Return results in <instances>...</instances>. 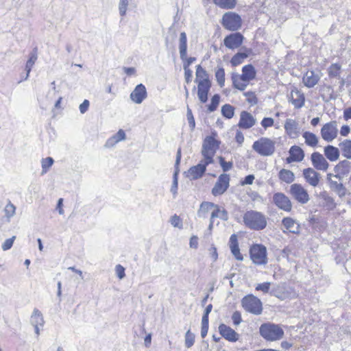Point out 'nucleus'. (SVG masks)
<instances>
[{
	"label": "nucleus",
	"instance_id": "nucleus-30",
	"mask_svg": "<svg viewBox=\"0 0 351 351\" xmlns=\"http://www.w3.org/2000/svg\"><path fill=\"white\" fill-rule=\"evenodd\" d=\"M195 75V82L197 84L211 83L209 80L208 74L206 71L201 66V65L197 66Z\"/></svg>",
	"mask_w": 351,
	"mask_h": 351
},
{
	"label": "nucleus",
	"instance_id": "nucleus-40",
	"mask_svg": "<svg viewBox=\"0 0 351 351\" xmlns=\"http://www.w3.org/2000/svg\"><path fill=\"white\" fill-rule=\"evenodd\" d=\"M330 188L334 189L340 197H344L346 195V188L341 183H338L336 181H330Z\"/></svg>",
	"mask_w": 351,
	"mask_h": 351
},
{
	"label": "nucleus",
	"instance_id": "nucleus-32",
	"mask_svg": "<svg viewBox=\"0 0 351 351\" xmlns=\"http://www.w3.org/2000/svg\"><path fill=\"white\" fill-rule=\"evenodd\" d=\"M324 154L330 161H335L339 157V150L332 145H327L324 147Z\"/></svg>",
	"mask_w": 351,
	"mask_h": 351
},
{
	"label": "nucleus",
	"instance_id": "nucleus-12",
	"mask_svg": "<svg viewBox=\"0 0 351 351\" xmlns=\"http://www.w3.org/2000/svg\"><path fill=\"white\" fill-rule=\"evenodd\" d=\"M273 201L276 206L287 212L291 211L292 204L289 198L282 193H276L273 196Z\"/></svg>",
	"mask_w": 351,
	"mask_h": 351
},
{
	"label": "nucleus",
	"instance_id": "nucleus-13",
	"mask_svg": "<svg viewBox=\"0 0 351 351\" xmlns=\"http://www.w3.org/2000/svg\"><path fill=\"white\" fill-rule=\"evenodd\" d=\"M285 130L286 134L291 138H296L299 136L300 133V127L298 122L293 119H287L285 125Z\"/></svg>",
	"mask_w": 351,
	"mask_h": 351
},
{
	"label": "nucleus",
	"instance_id": "nucleus-19",
	"mask_svg": "<svg viewBox=\"0 0 351 351\" xmlns=\"http://www.w3.org/2000/svg\"><path fill=\"white\" fill-rule=\"evenodd\" d=\"M256 119L252 114L247 111H242L238 126L242 129H250L256 124Z\"/></svg>",
	"mask_w": 351,
	"mask_h": 351
},
{
	"label": "nucleus",
	"instance_id": "nucleus-23",
	"mask_svg": "<svg viewBox=\"0 0 351 351\" xmlns=\"http://www.w3.org/2000/svg\"><path fill=\"white\" fill-rule=\"evenodd\" d=\"M229 246H230L231 252H232V255L235 257V258L238 261H243V257L240 252L237 236L235 234H233L230 236V241H229Z\"/></svg>",
	"mask_w": 351,
	"mask_h": 351
},
{
	"label": "nucleus",
	"instance_id": "nucleus-63",
	"mask_svg": "<svg viewBox=\"0 0 351 351\" xmlns=\"http://www.w3.org/2000/svg\"><path fill=\"white\" fill-rule=\"evenodd\" d=\"M189 245L191 247L196 249L198 246V238L197 236H193L190 239Z\"/></svg>",
	"mask_w": 351,
	"mask_h": 351
},
{
	"label": "nucleus",
	"instance_id": "nucleus-14",
	"mask_svg": "<svg viewBox=\"0 0 351 351\" xmlns=\"http://www.w3.org/2000/svg\"><path fill=\"white\" fill-rule=\"evenodd\" d=\"M147 93L143 84H138L130 95V99L136 104H141L147 98Z\"/></svg>",
	"mask_w": 351,
	"mask_h": 351
},
{
	"label": "nucleus",
	"instance_id": "nucleus-44",
	"mask_svg": "<svg viewBox=\"0 0 351 351\" xmlns=\"http://www.w3.org/2000/svg\"><path fill=\"white\" fill-rule=\"evenodd\" d=\"M5 217L7 218V221H10L11 217H12L16 213V206L11 203L10 201L6 204L4 208Z\"/></svg>",
	"mask_w": 351,
	"mask_h": 351
},
{
	"label": "nucleus",
	"instance_id": "nucleus-57",
	"mask_svg": "<svg viewBox=\"0 0 351 351\" xmlns=\"http://www.w3.org/2000/svg\"><path fill=\"white\" fill-rule=\"evenodd\" d=\"M232 319L233 324L235 326L239 325L241 324V322H242L241 313L239 311L234 312L232 315Z\"/></svg>",
	"mask_w": 351,
	"mask_h": 351
},
{
	"label": "nucleus",
	"instance_id": "nucleus-17",
	"mask_svg": "<svg viewBox=\"0 0 351 351\" xmlns=\"http://www.w3.org/2000/svg\"><path fill=\"white\" fill-rule=\"evenodd\" d=\"M243 40V36L240 33H233L224 38L223 43L228 49H234L241 45Z\"/></svg>",
	"mask_w": 351,
	"mask_h": 351
},
{
	"label": "nucleus",
	"instance_id": "nucleus-21",
	"mask_svg": "<svg viewBox=\"0 0 351 351\" xmlns=\"http://www.w3.org/2000/svg\"><path fill=\"white\" fill-rule=\"evenodd\" d=\"M304 158V151L298 146L293 145L289 149V156L287 158V162H300Z\"/></svg>",
	"mask_w": 351,
	"mask_h": 351
},
{
	"label": "nucleus",
	"instance_id": "nucleus-26",
	"mask_svg": "<svg viewBox=\"0 0 351 351\" xmlns=\"http://www.w3.org/2000/svg\"><path fill=\"white\" fill-rule=\"evenodd\" d=\"M256 70L252 64L245 65L242 68L241 77L246 82H250L256 77Z\"/></svg>",
	"mask_w": 351,
	"mask_h": 351
},
{
	"label": "nucleus",
	"instance_id": "nucleus-46",
	"mask_svg": "<svg viewBox=\"0 0 351 351\" xmlns=\"http://www.w3.org/2000/svg\"><path fill=\"white\" fill-rule=\"evenodd\" d=\"M195 335L190 330H187L184 336V344L187 348H191L195 343Z\"/></svg>",
	"mask_w": 351,
	"mask_h": 351
},
{
	"label": "nucleus",
	"instance_id": "nucleus-15",
	"mask_svg": "<svg viewBox=\"0 0 351 351\" xmlns=\"http://www.w3.org/2000/svg\"><path fill=\"white\" fill-rule=\"evenodd\" d=\"M311 160L313 167L317 170L326 171L328 169L329 163L319 152H313L311 156Z\"/></svg>",
	"mask_w": 351,
	"mask_h": 351
},
{
	"label": "nucleus",
	"instance_id": "nucleus-3",
	"mask_svg": "<svg viewBox=\"0 0 351 351\" xmlns=\"http://www.w3.org/2000/svg\"><path fill=\"white\" fill-rule=\"evenodd\" d=\"M252 149L262 156H269L275 152V142L269 138L262 137L254 142Z\"/></svg>",
	"mask_w": 351,
	"mask_h": 351
},
{
	"label": "nucleus",
	"instance_id": "nucleus-53",
	"mask_svg": "<svg viewBox=\"0 0 351 351\" xmlns=\"http://www.w3.org/2000/svg\"><path fill=\"white\" fill-rule=\"evenodd\" d=\"M270 285H271L270 282H265L263 283L258 284L256 286L255 289H256V291H262L264 293H267L269 292Z\"/></svg>",
	"mask_w": 351,
	"mask_h": 351
},
{
	"label": "nucleus",
	"instance_id": "nucleus-9",
	"mask_svg": "<svg viewBox=\"0 0 351 351\" xmlns=\"http://www.w3.org/2000/svg\"><path fill=\"white\" fill-rule=\"evenodd\" d=\"M230 180L229 175L226 173L221 174L212 189V194L214 196L223 194L230 186Z\"/></svg>",
	"mask_w": 351,
	"mask_h": 351
},
{
	"label": "nucleus",
	"instance_id": "nucleus-24",
	"mask_svg": "<svg viewBox=\"0 0 351 351\" xmlns=\"http://www.w3.org/2000/svg\"><path fill=\"white\" fill-rule=\"evenodd\" d=\"M211 87V83L197 84V97L201 103H206L208 100V95Z\"/></svg>",
	"mask_w": 351,
	"mask_h": 351
},
{
	"label": "nucleus",
	"instance_id": "nucleus-38",
	"mask_svg": "<svg viewBox=\"0 0 351 351\" xmlns=\"http://www.w3.org/2000/svg\"><path fill=\"white\" fill-rule=\"evenodd\" d=\"M44 319L41 312L34 308L31 316V323L33 326H43L44 324Z\"/></svg>",
	"mask_w": 351,
	"mask_h": 351
},
{
	"label": "nucleus",
	"instance_id": "nucleus-27",
	"mask_svg": "<svg viewBox=\"0 0 351 351\" xmlns=\"http://www.w3.org/2000/svg\"><path fill=\"white\" fill-rule=\"evenodd\" d=\"M231 78L233 87L239 90H244L249 84V82L243 80L241 75L238 73H232Z\"/></svg>",
	"mask_w": 351,
	"mask_h": 351
},
{
	"label": "nucleus",
	"instance_id": "nucleus-34",
	"mask_svg": "<svg viewBox=\"0 0 351 351\" xmlns=\"http://www.w3.org/2000/svg\"><path fill=\"white\" fill-rule=\"evenodd\" d=\"M213 3L221 9L232 10L237 3V0H213Z\"/></svg>",
	"mask_w": 351,
	"mask_h": 351
},
{
	"label": "nucleus",
	"instance_id": "nucleus-61",
	"mask_svg": "<svg viewBox=\"0 0 351 351\" xmlns=\"http://www.w3.org/2000/svg\"><path fill=\"white\" fill-rule=\"evenodd\" d=\"M210 256L213 258V261H216L218 258V254L217 251V248L214 245H212L208 250Z\"/></svg>",
	"mask_w": 351,
	"mask_h": 351
},
{
	"label": "nucleus",
	"instance_id": "nucleus-60",
	"mask_svg": "<svg viewBox=\"0 0 351 351\" xmlns=\"http://www.w3.org/2000/svg\"><path fill=\"white\" fill-rule=\"evenodd\" d=\"M184 70L185 81L187 84H189L193 77V71L190 69H186V66H184Z\"/></svg>",
	"mask_w": 351,
	"mask_h": 351
},
{
	"label": "nucleus",
	"instance_id": "nucleus-58",
	"mask_svg": "<svg viewBox=\"0 0 351 351\" xmlns=\"http://www.w3.org/2000/svg\"><path fill=\"white\" fill-rule=\"evenodd\" d=\"M115 271L117 277L119 279H123L125 276V268L121 265H117L115 267Z\"/></svg>",
	"mask_w": 351,
	"mask_h": 351
},
{
	"label": "nucleus",
	"instance_id": "nucleus-16",
	"mask_svg": "<svg viewBox=\"0 0 351 351\" xmlns=\"http://www.w3.org/2000/svg\"><path fill=\"white\" fill-rule=\"evenodd\" d=\"M302 174L306 182L309 185L316 187L319 184L321 176L314 169L311 167L304 169Z\"/></svg>",
	"mask_w": 351,
	"mask_h": 351
},
{
	"label": "nucleus",
	"instance_id": "nucleus-39",
	"mask_svg": "<svg viewBox=\"0 0 351 351\" xmlns=\"http://www.w3.org/2000/svg\"><path fill=\"white\" fill-rule=\"evenodd\" d=\"M210 217L213 219L215 218H220L223 221H227L228 219V214L225 209H221L217 204V207H214V209L211 213Z\"/></svg>",
	"mask_w": 351,
	"mask_h": 351
},
{
	"label": "nucleus",
	"instance_id": "nucleus-42",
	"mask_svg": "<svg viewBox=\"0 0 351 351\" xmlns=\"http://www.w3.org/2000/svg\"><path fill=\"white\" fill-rule=\"evenodd\" d=\"M134 4V0H120L119 3V12L121 16L126 14L128 8Z\"/></svg>",
	"mask_w": 351,
	"mask_h": 351
},
{
	"label": "nucleus",
	"instance_id": "nucleus-62",
	"mask_svg": "<svg viewBox=\"0 0 351 351\" xmlns=\"http://www.w3.org/2000/svg\"><path fill=\"white\" fill-rule=\"evenodd\" d=\"M184 62V64H183V67L184 66H186V69H189V66L193 64L195 60H196V58H194V57H190V58H187L186 56L185 58L184 59H182Z\"/></svg>",
	"mask_w": 351,
	"mask_h": 351
},
{
	"label": "nucleus",
	"instance_id": "nucleus-41",
	"mask_svg": "<svg viewBox=\"0 0 351 351\" xmlns=\"http://www.w3.org/2000/svg\"><path fill=\"white\" fill-rule=\"evenodd\" d=\"M37 53H36V49H35L33 52L30 53V57L29 60L27 61L26 65H25V70L27 71V75L25 80L27 79L29 77V73L35 64L36 60H37Z\"/></svg>",
	"mask_w": 351,
	"mask_h": 351
},
{
	"label": "nucleus",
	"instance_id": "nucleus-20",
	"mask_svg": "<svg viewBox=\"0 0 351 351\" xmlns=\"http://www.w3.org/2000/svg\"><path fill=\"white\" fill-rule=\"evenodd\" d=\"M289 99L295 108H300L304 104L305 97L301 91L294 88L291 90Z\"/></svg>",
	"mask_w": 351,
	"mask_h": 351
},
{
	"label": "nucleus",
	"instance_id": "nucleus-1",
	"mask_svg": "<svg viewBox=\"0 0 351 351\" xmlns=\"http://www.w3.org/2000/svg\"><path fill=\"white\" fill-rule=\"evenodd\" d=\"M244 224L254 230H263L267 226L266 217L256 210L247 211L243 215Z\"/></svg>",
	"mask_w": 351,
	"mask_h": 351
},
{
	"label": "nucleus",
	"instance_id": "nucleus-33",
	"mask_svg": "<svg viewBox=\"0 0 351 351\" xmlns=\"http://www.w3.org/2000/svg\"><path fill=\"white\" fill-rule=\"evenodd\" d=\"M187 50V38L185 32H181L179 39V51L180 58L184 59L186 58Z\"/></svg>",
	"mask_w": 351,
	"mask_h": 351
},
{
	"label": "nucleus",
	"instance_id": "nucleus-64",
	"mask_svg": "<svg viewBox=\"0 0 351 351\" xmlns=\"http://www.w3.org/2000/svg\"><path fill=\"white\" fill-rule=\"evenodd\" d=\"M235 140L239 145H241L243 143L244 136L241 131H239V130L237 131L236 136H235Z\"/></svg>",
	"mask_w": 351,
	"mask_h": 351
},
{
	"label": "nucleus",
	"instance_id": "nucleus-18",
	"mask_svg": "<svg viewBox=\"0 0 351 351\" xmlns=\"http://www.w3.org/2000/svg\"><path fill=\"white\" fill-rule=\"evenodd\" d=\"M219 334L226 340L235 342L239 339V335L230 326L221 324L219 326Z\"/></svg>",
	"mask_w": 351,
	"mask_h": 351
},
{
	"label": "nucleus",
	"instance_id": "nucleus-4",
	"mask_svg": "<svg viewBox=\"0 0 351 351\" xmlns=\"http://www.w3.org/2000/svg\"><path fill=\"white\" fill-rule=\"evenodd\" d=\"M241 305L247 312L254 315H260L263 311L262 302L252 294L245 296L241 300Z\"/></svg>",
	"mask_w": 351,
	"mask_h": 351
},
{
	"label": "nucleus",
	"instance_id": "nucleus-47",
	"mask_svg": "<svg viewBox=\"0 0 351 351\" xmlns=\"http://www.w3.org/2000/svg\"><path fill=\"white\" fill-rule=\"evenodd\" d=\"M215 77L219 85L223 87L225 83V71L222 67H219L215 71Z\"/></svg>",
	"mask_w": 351,
	"mask_h": 351
},
{
	"label": "nucleus",
	"instance_id": "nucleus-7",
	"mask_svg": "<svg viewBox=\"0 0 351 351\" xmlns=\"http://www.w3.org/2000/svg\"><path fill=\"white\" fill-rule=\"evenodd\" d=\"M221 23L226 29L236 31L241 27L242 20L238 14L228 12L223 15Z\"/></svg>",
	"mask_w": 351,
	"mask_h": 351
},
{
	"label": "nucleus",
	"instance_id": "nucleus-22",
	"mask_svg": "<svg viewBox=\"0 0 351 351\" xmlns=\"http://www.w3.org/2000/svg\"><path fill=\"white\" fill-rule=\"evenodd\" d=\"M282 223L285 228V230H282L283 232H286V231L293 234H298L300 232V225L292 218L285 217L282 221Z\"/></svg>",
	"mask_w": 351,
	"mask_h": 351
},
{
	"label": "nucleus",
	"instance_id": "nucleus-50",
	"mask_svg": "<svg viewBox=\"0 0 351 351\" xmlns=\"http://www.w3.org/2000/svg\"><path fill=\"white\" fill-rule=\"evenodd\" d=\"M243 95L246 97V101L247 103H249L251 106L256 105L258 103V99L254 92H245L243 93Z\"/></svg>",
	"mask_w": 351,
	"mask_h": 351
},
{
	"label": "nucleus",
	"instance_id": "nucleus-48",
	"mask_svg": "<svg viewBox=\"0 0 351 351\" xmlns=\"http://www.w3.org/2000/svg\"><path fill=\"white\" fill-rule=\"evenodd\" d=\"M53 159L51 157H47L42 160V174L46 173L49 169L52 166Z\"/></svg>",
	"mask_w": 351,
	"mask_h": 351
},
{
	"label": "nucleus",
	"instance_id": "nucleus-52",
	"mask_svg": "<svg viewBox=\"0 0 351 351\" xmlns=\"http://www.w3.org/2000/svg\"><path fill=\"white\" fill-rule=\"evenodd\" d=\"M170 223L175 228H178L179 229L182 228V221L180 219V217L176 214H175L171 217Z\"/></svg>",
	"mask_w": 351,
	"mask_h": 351
},
{
	"label": "nucleus",
	"instance_id": "nucleus-55",
	"mask_svg": "<svg viewBox=\"0 0 351 351\" xmlns=\"http://www.w3.org/2000/svg\"><path fill=\"white\" fill-rule=\"evenodd\" d=\"M219 163L223 169V171H228L232 167V162H226L222 157L219 158Z\"/></svg>",
	"mask_w": 351,
	"mask_h": 351
},
{
	"label": "nucleus",
	"instance_id": "nucleus-6",
	"mask_svg": "<svg viewBox=\"0 0 351 351\" xmlns=\"http://www.w3.org/2000/svg\"><path fill=\"white\" fill-rule=\"evenodd\" d=\"M250 254L254 264L265 265L267 263V249L263 245H253L250 249Z\"/></svg>",
	"mask_w": 351,
	"mask_h": 351
},
{
	"label": "nucleus",
	"instance_id": "nucleus-31",
	"mask_svg": "<svg viewBox=\"0 0 351 351\" xmlns=\"http://www.w3.org/2000/svg\"><path fill=\"white\" fill-rule=\"evenodd\" d=\"M214 207H217V204L209 202H204L200 204L199 208L197 211V215L200 218L205 219L207 217L208 213L214 209Z\"/></svg>",
	"mask_w": 351,
	"mask_h": 351
},
{
	"label": "nucleus",
	"instance_id": "nucleus-37",
	"mask_svg": "<svg viewBox=\"0 0 351 351\" xmlns=\"http://www.w3.org/2000/svg\"><path fill=\"white\" fill-rule=\"evenodd\" d=\"M279 178L282 181L290 184L294 181L295 176L291 171L282 169L279 172Z\"/></svg>",
	"mask_w": 351,
	"mask_h": 351
},
{
	"label": "nucleus",
	"instance_id": "nucleus-51",
	"mask_svg": "<svg viewBox=\"0 0 351 351\" xmlns=\"http://www.w3.org/2000/svg\"><path fill=\"white\" fill-rule=\"evenodd\" d=\"M178 172H175L173 176V182L171 187V192L172 193L173 197H176L178 193Z\"/></svg>",
	"mask_w": 351,
	"mask_h": 351
},
{
	"label": "nucleus",
	"instance_id": "nucleus-5",
	"mask_svg": "<svg viewBox=\"0 0 351 351\" xmlns=\"http://www.w3.org/2000/svg\"><path fill=\"white\" fill-rule=\"evenodd\" d=\"M219 142L212 136H206L202 144V154L208 162H214L213 156L219 148Z\"/></svg>",
	"mask_w": 351,
	"mask_h": 351
},
{
	"label": "nucleus",
	"instance_id": "nucleus-36",
	"mask_svg": "<svg viewBox=\"0 0 351 351\" xmlns=\"http://www.w3.org/2000/svg\"><path fill=\"white\" fill-rule=\"evenodd\" d=\"M342 155L347 159H351V140L345 139L339 144Z\"/></svg>",
	"mask_w": 351,
	"mask_h": 351
},
{
	"label": "nucleus",
	"instance_id": "nucleus-59",
	"mask_svg": "<svg viewBox=\"0 0 351 351\" xmlns=\"http://www.w3.org/2000/svg\"><path fill=\"white\" fill-rule=\"evenodd\" d=\"M90 102L87 99H84V101L80 105L79 109L82 114H84L89 108Z\"/></svg>",
	"mask_w": 351,
	"mask_h": 351
},
{
	"label": "nucleus",
	"instance_id": "nucleus-45",
	"mask_svg": "<svg viewBox=\"0 0 351 351\" xmlns=\"http://www.w3.org/2000/svg\"><path fill=\"white\" fill-rule=\"evenodd\" d=\"M221 114L227 119H231L234 114V108L230 104H225L221 107Z\"/></svg>",
	"mask_w": 351,
	"mask_h": 351
},
{
	"label": "nucleus",
	"instance_id": "nucleus-10",
	"mask_svg": "<svg viewBox=\"0 0 351 351\" xmlns=\"http://www.w3.org/2000/svg\"><path fill=\"white\" fill-rule=\"evenodd\" d=\"M337 124L335 121L324 124L321 129L322 138L327 142H332L337 136Z\"/></svg>",
	"mask_w": 351,
	"mask_h": 351
},
{
	"label": "nucleus",
	"instance_id": "nucleus-56",
	"mask_svg": "<svg viewBox=\"0 0 351 351\" xmlns=\"http://www.w3.org/2000/svg\"><path fill=\"white\" fill-rule=\"evenodd\" d=\"M274 121L271 117H265L262 120L261 124V125L265 128L267 129V128L271 127L274 125Z\"/></svg>",
	"mask_w": 351,
	"mask_h": 351
},
{
	"label": "nucleus",
	"instance_id": "nucleus-35",
	"mask_svg": "<svg viewBox=\"0 0 351 351\" xmlns=\"http://www.w3.org/2000/svg\"><path fill=\"white\" fill-rule=\"evenodd\" d=\"M302 136L305 140V143L310 147H315L318 144V137L311 132H304Z\"/></svg>",
	"mask_w": 351,
	"mask_h": 351
},
{
	"label": "nucleus",
	"instance_id": "nucleus-2",
	"mask_svg": "<svg viewBox=\"0 0 351 351\" xmlns=\"http://www.w3.org/2000/svg\"><path fill=\"white\" fill-rule=\"evenodd\" d=\"M259 332L263 339L269 341L280 340L284 336V330L279 325L269 322L263 324L259 328Z\"/></svg>",
	"mask_w": 351,
	"mask_h": 351
},
{
	"label": "nucleus",
	"instance_id": "nucleus-54",
	"mask_svg": "<svg viewBox=\"0 0 351 351\" xmlns=\"http://www.w3.org/2000/svg\"><path fill=\"white\" fill-rule=\"evenodd\" d=\"M15 239H16V237L13 236L10 239H6L2 243V245H1L2 250L3 251H7V250H10L12 247Z\"/></svg>",
	"mask_w": 351,
	"mask_h": 351
},
{
	"label": "nucleus",
	"instance_id": "nucleus-43",
	"mask_svg": "<svg viewBox=\"0 0 351 351\" xmlns=\"http://www.w3.org/2000/svg\"><path fill=\"white\" fill-rule=\"evenodd\" d=\"M248 55L245 53H237L231 59L230 63L233 66H238L243 62Z\"/></svg>",
	"mask_w": 351,
	"mask_h": 351
},
{
	"label": "nucleus",
	"instance_id": "nucleus-11",
	"mask_svg": "<svg viewBox=\"0 0 351 351\" xmlns=\"http://www.w3.org/2000/svg\"><path fill=\"white\" fill-rule=\"evenodd\" d=\"M212 163L203 158L198 165L191 167L188 170L186 177L191 180H197L202 178L206 170V167Z\"/></svg>",
	"mask_w": 351,
	"mask_h": 351
},
{
	"label": "nucleus",
	"instance_id": "nucleus-25",
	"mask_svg": "<svg viewBox=\"0 0 351 351\" xmlns=\"http://www.w3.org/2000/svg\"><path fill=\"white\" fill-rule=\"evenodd\" d=\"M319 80V76L313 71H308L303 77L304 84L308 88L315 86Z\"/></svg>",
	"mask_w": 351,
	"mask_h": 351
},
{
	"label": "nucleus",
	"instance_id": "nucleus-29",
	"mask_svg": "<svg viewBox=\"0 0 351 351\" xmlns=\"http://www.w3.org/2000/svg\"><path fill=\"white\" fill-rule=\"evenodd\" d=\"M125 139V133L123 130H119L114 135L107 140L105 146L112 147L119 142Z\"/></svg>",
	"mask_w": 351,
	"mask_h": 351
},
{
	"label": "nucleus",
	"instance_id": "nucleus-8",
	"mask_svg": "<svg viewBox=\"0 0 351 351\" xmlns=\"http://www.w3.org/2000/svg\"><path fill=\"white\" fill-rule=\"evenodd\" d=\"M289 193L295 200L302 204H306L310 199L307 191L300 184L291 185Z\"/></svg>",
	"mask_w": 351,
	"mask_h": 351
},
{
	"label": "nucleus",
	"instance_id": "nucleus-28",
	"mask_svg": "<svg viewBox=\"0 0 351 351\" xmlns=\"http://www.w3.org/2000/svg\"><path fill=\"white\" fill-rule=\"evenodd\" d=\"M341 66L338 63H334L332 64L328 68V74L329 77L330 78H338L341 79ZM344 79L341 78V84H344Z\"/></svg>",
	"mask_w": 351,
	"mask_h": 351
},
{
	"label": "nucleus",
	"instance_id": "nucleus-49",
	"mask_svg": "<svg viewBox=\"0 0 351 351\" xmlns=\"http://www.w3.org/2000/svg\"><path fill=\"white\" fill-rule=\"evenodd\" d=\"M220 97L219 95L216 94L213 96L211 98V102L208 106V110L209 112L215 111L219 104Z\"/></svg>",
	"mask_w": 351,
	"mask_h": 351
}]
</instances>
